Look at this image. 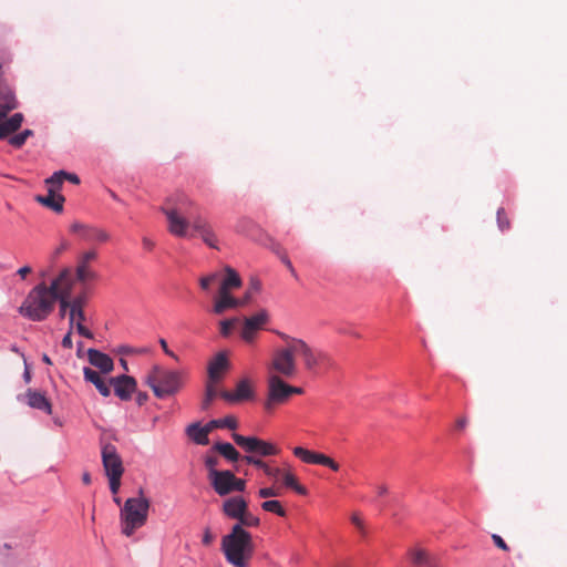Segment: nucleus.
<instances>
[{"label": "nucleus", "instance_id": "f257e3e1", "mask_svg": "<svg viewBox=\"0 0 567 567\" xmlns=\"http://www.w3.org/2000/svg\"><path fill=\"white\" fill-rule=\"evenodd\" d=\"M197 206L184 194L168 197L161 210L167 218V229L175 237H194L199 235L203 241L212 248H217L216 235L207 221L199 214H195Z\"/></svg>", "mask_w": 567, "mask_h": 567}, {"label": "nucleus", "instance_id": "f03ea898", "mask_svg": "<svg viewBox=\"0 0 567 567\" xmlns=\"http://www.w3.org/2000/svg\"><path fill=\"white\" fill-rule=\"evenodd\" d=\"M221 551L233 566L248 567L255 551L250 533L239 525H234L230 533L221 538Z\"/></svg>", "mask_w": 567, "mask_h": 567}, {"label": "nucleus", "instance_id": "7ed1b4c3", "mask_svg": "<svg viewBox=\"0 0 567 567\" xmlns=\"http://www.w3.org/2000/svg\"><path fill=\"white\" fill-rule=\"evenodd\" d=\"M55 302L54 296H52L48 286L41 282L29 291L19 308V312L29 320L43 321L53 311Z\"/></svg>", "mask_w": 567, "mask_h": 567}, {"label": "nucleus", "instance_id": "20e7f679", "mask_svg": "<svg viewBox=\"0 0 567 567\" xmlns=\"http://www.w3.org/2000/svg\"><path fill=\"white\" fill-rule=\"evenodd\" d=\"M154 395L164 399L177 393L183 386V372L167 370L161 365H154L144 377Z\"/></svg>", "mask_w": 567, "mask_h": 567}, {"label": "nucleus", "instance_id": "39448f33", "mask_svg": "<svg viewBox=\"0 0 567 567\" xmlns=\"http://www.w3.org/2000/svg\"><path fill=\"white\" fill-rule=\"evenodd\" d=\"M150 499L140 491L138 497L127 498L121 508L122 533L130 537L137 528L145 525L148 516Z\"/></svg>", "mask_w": 567, "mask_h": 567}, {"label": "nucleus", "instance_id": "423d86ee", "mask_svg": "<svg viewBox=\"0 0 567 567\" xmlns=\"http://www.w3.org/2000/svg\"><path fill=\"white\" fill-rule=\"evenodd\" d=\"M280 337L286 342V347L277 349L268 367V375L277 374L279 378H292L297 373L296 353L291 350L292 337L281 333Z\"/></svg>", "mask_w": 567, "mask_h": 567}, {"label": "nucleus", "instance_id": "0eeeda50", "mask_svg": "<svg viewBox=\"0 0 567 567\" xmlns=\"http://www.w3.org/2000/svg\"><path fill=\"white\" fill-rule=\"evenodd\" d=\"M291 350L296 357L302 358L305 368L309 371H315L320 365L332 367V361L326 352L311 348L302 339L292 338Z\"/></svg>", "mask_w": 567, "mask_h": 567}, {"label": "nucleus", "instance_id": "6e6552de", "mask_svg": "<svg viewBox=\"0 0 567 567\" xmlns=\"http://www.w3.org/2000/svg\"><path fill=\"white\" fill-rule=\"evenodd\" d=\"M288 383L277 374L270 373L267 378V398L264 402V409L267 413H271L289 401Z\"/></svg>", "mask_w": 567, "mask_h": 567}, {"label": "nucleus", "instance_id": "1a4fd4ad", "mask_svg": "<svg viewBox=\"0 0 567 567\" xmlns=\"http://www.w3.org/2000/svg\"><path fill=\"white\" fill-rule=\"evenodd\" d=\"M231 436L235 443L248 453L262 457L275 456L280 453V449L277 445L256 436H244L238 433H233Z\"/></svg>", "mask_w": 567, "mask_h": 567}, {"label": "nucleus", "instance_id": "9d476101", "mask_svg": "<svg viewBox=\"0 0 567 567\" xmlns=\"http://www.w3.org/2000/svg\"><path fill=\"white\" fill-rule=\"evenodd\" d=\"M70 231L78 235L82 240L86 243H106L110 239V235L106 230L82 224L80 221H74L70 226Z\"/></svg>", "mask_w": 567, "mask_h": 567}, {"label": "nucleus", "instance_id": "9b49d317", "mask_svg": "<svg viewBox=\"0 0 567 567\" xmlns=\"http://www.w3.org/2000/svg\"><path fill=\"white\" fill-rule=\"evenodd\" d=\"M230 363L225 352L217 353L207 365L206 383L217 385L229 370Z\"/></svg>", "mask_w": 567, "mask_h": 567}, {"label": "nucleus", "instance_id": "f8f14e48", "mask_svg": "<svg viewBox=\"0 0 567 567\" xmlns=\"http://www.w3.org/2000/svg\"><path fill=\"white\" fill-rule=\"evenodd\" d=\"M72 288L73 278L69 268H64L60 275L52 280L51 285L48 286L55 301L56 298L71 299Z\"/></svg>", "mask_w": 567, "mask_h": 567}, {"label": "nucleus", "instance_id": "ddd939ff", "mask_svg": "<svg viewBox=\"0 0 567 567\" xmlns=\"http://www.w3.org/2000/svg\"><path fill=\"white\" fill-rule=\"evenodd\" d=\"M101 454L106 475L123 474V462L115 445L111 443L104 444Z\"/></svg>", "mask_w": 567, "mask_h": 567}, {"label": "nucleus", "instance_id": "4468645a", "mask_svg": "<svg viewBox=\"0 0 567 567\" xmlns=\"http://www.w3.org/2000/svg\"><path fill=\"white\" fill-rule=\"evenodd\" d=\"M113 386L114 394L123 400L128 401L136 391V380L127 374L110 378V388Z\"/></svg>", "mask_w": 567, "mask_h": 567}, {"label": "nucleus", "instance_id": "2eb2a0df", "mask_svg": "<svg viewBox=\"0 0 567 567\" xmlns=\"http://www.w3.org/2000/svg\"><path fill=\"white\" fill-rule=\"evenodd\" d=\"M293 454L307 464H319L328 466L332 471H339V464L322 453H317L305 447L297 446L293 449Z\"/></svg>", "mask_w": 567, "mask_h": 567}, {"label": "nucleus", "instance_id": "dca6fc26", "mask_svg": "<svg viewBox=\"0 0 567 567\" xmlns=\"http://www.w3.org/2000/svg\"><path fill=\"white\" fill-rule=\"evenodd\" d=\"M96 258L97 254L95 250H87L79 256L75 269V277L78 281L85 284L89 280L96 279V272L90 267V264Z\"/></svg>", "mask_w": 567, "mask_h": 567}, {"label": "nucleus", "instance_id": "f3484780", "mask_svg": "<svg viewBox=\"0 0 567 567\" xmlns=\"http://www.w3.org/2000/svg\"><path fill=\"white\" fill-rule=\"evenodd\" d=\"M267 321L268 313L265 310H261L251 317L245 318L241 329V338L248 343L252 342L257 331L260 330L267 323Z\"/></svg>", "mask_w": 567, "mask_h": 567}, {"label": "nucleus", "instance_id": "a211bd4d", "mask_svg": "<svg viewBox=\"0 0 567 567\" xmlns=\"http://www.w3.org/2000/svg\"><path fill=\"white\" fill-rule=\"evenodd\" d=\"M233 472L220 471L213 472V477L209 480L214 491L219 496H226L233 493Z\"/></svg>", "mask_w": 567, "mask_h": 567}, {"label": "nucleus", "instance_id": "6ab92c4d", "mask_svg": "<svg viewBox=\"0 0 567 567\" xmlns=\"http://www.w3.org/2000/svg\"><path fill=\"white\" fill-rule=\"evenodd\" d=\"M243 307L240 299L235 298L229 291H219L214 299L213 312L223 315L228 309Z\"/></svg>", "mask_w": 567, "mask_h": 567}, {"label": "nucleus", "instance_id": "aec40b11", "mask_svg": "<svg viewBox=\"0 0 567 567\" xmlns=\"http://www.w3.org/2000/svg\"><path fill=\"white\" fill-rule=\"evenodd\" d=\"M247 508L248 503L244 497L233 496L224 501L221 511L228 518L237 520Z\"/></svg>", "mask_w": 567, "mask_h": 567}, {"label": "nucleus", "instance_id": "412c9836", "mask_svg": "<svg viewBox=\"0 0 567 567\" xmlns=\"http://www.w3.org/2000/svg\"><path fill=\"white\" fill-rule=\"evenodd\" d=\"M219 394L228 402H239L251 399L254 396V391L249 380L243 379L237 383L235 392L221 391Z\"/></svg>", "mask_w": 567, "mask_h": 567}, {"label": "nucleus", "instance_id": "4be33fe9", "mask_svg": "<svg viewBox=\"0 0 567 567\" xmlns=\"http://www.w3.org/2000/svg\"><path fill=\"white\" fill-rule=\"evenodd\" d=\"M87 360L93 367L97 368L101 371V373H103V374H109L114 369V363H113L112 358L99 350L89 349L87 350Z\"/></svg>", "mask_w": 567, "mask_h": 567}, {"label": "nucleus", "instance_id": "5701e85b", "mask_svg": "<svg viewBox=\"0 0 567 567\" xmlns=\"http://www.w3.org/2000/svg\"><path fill=\"white\" fill-rule=\"evenodd\" d=\"M24 398L30 408L43 411L47 414L52 413V404L43 392L29 389Z\"/></svg>", "mask_w": 567, "mask_h": 567}, {"label": "nucleus", "instance_id": "b1692460", "mask_svg": "<svg viewBox=\"0 0 567 567\" xmlns=\"http://www.w3.org/2000/svg\"><path fill=\"white\" fill-rule=\"evenodd\" d=\"M86 302L87 298L85 293H81L71 299V310L69 311V326L71 329H73L75 322L86 320L84 313Z\"/></svg>", "mask_w": 567, "mask_h": 567}, {"label": "nucleus", "instance_id": "393cba45", "mask_svg": "<svg viewBox=\"0 0 567 567\" xmlns=\"http://www.w3.org/2000/svg\"><path fill=\"white\" fill-rule=\"evenodd\" d=\"M84 380L94 384L96 390L103 396H109L111 394L110 380L106 381L97 371L85 367L83 369Z\"/></svg>", "mask_w": 567, "mask_h": 567}, {"label": "nucleus", "instance_id": "a878e982", "mask_svg": "<svg viewBox=\"0 0 567 567\" xmlns=\"http://www.w3.org/2000/svg\"><path fill=\"white\" fill-rule=\"evenodd\" d=\"M210 429L208 424L202 426L200 423H192L186 427L188 437L199 445H207L209 443L208 434Z\"/></svg>", "mask_w": 567, "mask_h": 567}, {"label": "nucleus", "instance_id": "bb28decb", "mask_svg": "<svg viewBox=\"0 0 567 567\" xmlns=\"http://www.w3.org/2000/svg\"><path fill=\"white\" fill-rule=\"evenodd\" d=\"M23 122V114L16 113L6 121L0 122V140L7 138L12 133L17 132Z\"/></svg>", "mask_w": 567, "mask_h": 567}, {"label": "nucleus", "instance_id": "cd10ccee", "mask_svg": "<svg viewBox=\"0 0 567 567\" xmlns=\"http://www.w3.org/2000/svg\"><path fill=\"white\" fill-rule=\"evenodd\" d=\"M64 200L65 199L62 195L54 193V188H48L47 196H37V202L56 213H61L63 210Z\"/></svg>", "mask_w": 567, "mask_h": 567}, {"label": "nucleus", "instance_id": "c85d7f7f", "mask_svg": "<svg viewBox=\"0 0 567 567\" xmlns=\"http://www.w3.org/2000/svg\"><path fill=\"white\" fill-rule=\"evenodd\" d=\"M246 463L254 465L255 467L262 470L264 473L271 478H278L281 474V470L279 467H272L260 457H256L254 455H246L243 458Z\"/></svg>", "mask_w": 567, "mask_h": 567}, {"label": "nucleus", "instance_id": "c756f323", "mask_svg": "<svg viewBox=\"0 0 567 567\" xmlns=\"http://www.w3.org/2000/svg\"><path fill=\"white\" fill-rule=\"evenodd\" d=\"M225 274H226V276L220 282V286L218 289L219 291L231 292V290L237 289L241 286V284H243L241 279L235 269L227 266L225 268Z\"/></svg>", "mask_w": 567, "mask_h": 567}, {"label": "nucleus", "instance_id": "7c9ffc66", "mask_svg": "<svg viewBox=\"0 0 567 567\" xmlns=\"http://www.w3.org/2000/svg\"><path fill=\"white\" fill-rule=\"evenodd\" d=\"M213 450L223 455L226 460L230 462H236L239 460L240 455L238 451L227 442H218L214 444Z\"/></svg>", "mask_w": 567, "mask_h": 567}, {"label": "nucleus", "instance_id": "2f4dec72", "mask_svg": "<svg viewBox=\"0 0 567 567\" xmlns=\"http://www.w3.org/2000/svg\"><path fill=\"white\" fill-rule=\"evenodd\" d=\"M0 102L16 109L19 105L16 94L7 80L0 81Z\"/></svg>", "mask_w": 567, "mask_h": 567}, {"label": "nucleus", "instance_id": "473e14b6", "mask_svg": "<svg viewBox=\"0 0 567 567\" xmlns=\"http://www.w3.org/2000/svg\"><path fill=\"white\" fill-rule=\"evenodd\" d=\"M280 476L282 477L285 486L292 488L299 495L307 494V488L298 483L297 477L291 472H289V471L284 472L281 470Z\"/></svg>", "mask_w": 567, "mask_h": 567}, {"label": "nucleus", "instance_id": "72a5a7b5", "mask_svg": "<svg viewBox=\"0 0 567 567\" xmlns=\"http://www.w3.org/2000/svg\"><path fill=\"white\" fill-rule=\"evenodd\" d=\"M409 555L411 557L412 563L417 566H426L431 565V555L422 548H413L410 549Z\"/></svg>", "mask_w": 567, "mask_h": 567}, {"label": "nucleus", "instance_id": "f704fd0d", "mask_svg": "<svg viewBox=\"0 0 567 567\" xmlns=\"http://www.w3.org/2000/svg\"><path fill=\"white\" fill-rule=\"evenodd\" d=\"M210 431L216 427H226L229 430H236L238 426V422L235 416L228 415L223 419L213 420L207 423Z\"/></svg>", "mask_w": 567, "mask_h": 567}, {"label": "nucleus", "instance_id": "c9c22d12", "mask_svg": "<svg viewBox=\"0 0 567 567\" xmlns=\"http://www.w3.org/2000/svg\"><path fill=\"white\" fill-rule=\"evenodd\" d=\"M261 508L265 512L277 514L280 517H285L287 515L286 509L281 505L279 501L269 499L261 503Z\"/></svg>", "mask_w": 567, "mask_h": 567}, {"label": "nucleus", "instance_id": "e433bc0d", "mask_svg": "<svg viewBox=\"0 0 567 567\" xmlns=\"http://www.w3.org/2000/svg\"><path fill=\"white\" fill-rule=\"evenodd\" d=\"M260 524V519L252 515L248 508L245 511L241 517L237 518V523L235 525H239L240 528L244 527H257Z\"/></svg>", "mask_w": 567, "mask_h": 567}, {"label": "nucleus", "instance_id": "4c0bfd02", "mask_svg": "<svg viewBox=\"0 0 567 567\" xmlns=\"http://www.w3.org/2000/svg\"><path fill=\"white\" fill-rule=\"evenodd\" d=\"M260 289H261L260 281L258 279H251L250 284H249V288L247 289V291L245 292L243 298H239L243 307L248 305L251 301L252 296L255 293L259 292Z\"/></svg>", "mask_w": 567, "mask_h": 567}, {"label": "nucleus", "instance_id": "58836bf2", "mask_svg": "<svg viewBox=\"0 0 567 567\" xmlns=\"http://www.w3.org/2000/svg\"><path fill=\"white\" fill-rule=\"evenodd\" d=\"M217 394H218L217 385L206 383L205 396L202 401V409L207 410L210 406L214 399L217 396Z\"/></svg>", "mask_w": 567, "mask_h": 567}, {"label": "nucleus", "instance_id": "ea45409f", "mask_svg": "<svg viewBox=\"0 0 567 567\" xmlns=\"http://www.w3.org/2000/svg\"><path fill=\"white\" fill-rule=\"evenodd\" d=\"M64 175H65V171H59V172H55L51 177L47 178L45 184L48 185V188H54V193L60 190V188L64 182V177H63Z\"/></svg>", "mask_w": 567, "mask_h": 567}, {"label": "nucleus", "instance_id": "a19ab883", "mask_svg": "<svg viewBox=\"0 0 567 567\" xmlns=\"http://www.w3.org/2000/svg\"><path fill=\"white\" fill-rule=\"evenodd\" d=\"M281 495V489L278 487H262L258 491V496L261 498L276 497Z\"/></svg>", "mask_w": 567, "mask_h": 567}, {"label": "nucleus", "instance_id": "79ce46f5", "mask_svg": "<svg viewBox=\"0 0 567 567\" xmlns=\"http://www.w3.org/2000/svg\"><path fill=\"white\" fill-rule=\"evenodd\" d=\"M497 224L501 230L508 229L511 226L509 219L504 208L497 210Z\"/></svg>", "mask_w": 567, "mask_h": 567}, {"label": "nucleus", "instance_id": "37998d69", "mask_svg": "<svg viewBox=\"0 0 567 567\" xmlns=\"http://www.w3.org/2000/svg\"><path fill=\"white\" fill-rule=\"evenodd\" d=\"M218 279V274H209L199 279V286L203 290H208L210 286Z\"/></svg>", "mask_w": 567, "mask_h": 567}, {"label": "nucleus", "instance_id": "c03bdc74", "mask_svg": "<svg viewBox=\"0 0 567 567\" xmlns=\"http://www.w3.org/2000/svg\"><path fill=\"white\" fill-rule=\"evenodd\" d=\"M219 464V460L217 456L208 455L205 458V465L209 471V480L213 477V472H219L216 467Z\"/></svg>", "mask_w": 567, "mask_h": 567}, {"label": "nucleus", "instance_id": "a18cd8bd", "mask_svg": "<svg viewBox=\"0 0 567 567\" xmlns=\"http://www.w3.org/2000/svg\"><path fill=\"white\" fill-rule=\"evenodd\" d=\"M237 322V319H227L220 322V334L223 337H228L234 328V324Z\"/></svg>", "mask_w": 567, "mask_h": 567}, {"label": "nucleus", "instance_id": "49530a36", "mask_svg": "<svg viewBox=\"0 0 567 567\" xmlns=\"http://www.w3.org/2000/svg\"><path fill=\"white\" fill-rule=\"evenodd\" d=\"M123 474L106 475L110 481V489L115 495L121 486V477Z\"/></svg>", "mask_w": 567, "mask_h": 567}, {"label": "nucleus", "instance_id": "de8ad7c7", "mask_svg": "<svg viewBox=\"0 0 567 567\" xmlns=\"http://www.w3.org/2000/svg\"><path fill=\"white\" fill-rule=\"evenodd\" d=\"M56 301H59V306H60L59 316H60V318H64L66 315V311L71 310V299L56 298Z\"/></svg>", "mask_w": 567, "mask_h": 567}, {"label": "nucleus", "instance_id": "09e8293b", "mask_svg": "<svg viewBox=\"0 0 567 567\" xmlns=\"http://www.w3.org/2000/svg\"><path fill=\"white\" fill-rule=\"evenodd\" d=\"M83 322L84 321H78V322L74 323V326L76 327L78 333L81 334L84 338L92 339L93 338V333L83 324Z\"/></svg>", "mask_w": 567, "mask_h": 567}, {"label": "nucleus", "instance_id": "8fccbe9b", "mask_svg": "<svg viewBox=\"0 0 567 567\" xmlns=\"http://www.w3.org/2000/svg\"><path fill=\"white\" fill-rule=\"evenodd\" d=\"M233 492H244L246 488V481L237 478L233 473Z\"/></svg>", "mask_w": 567, "mask_h": 567}, {"label": "nucleus", "instance_id": "3c124183", "mask_svg": "<svg viewBox=\"0 0 567 567\" xmlns=\"http://www.w3.org/2000/svg\"><path fill=\"white\" fill-rule=\"evenodd\" d=\"M25 143V138L21 135V133L16 134L9 138V144L16 148H20Z\"/></svg>", "mask_w": 567, "mask_h": 567}, {"label": "nucleus", "instance_id": "603ef678", "mask_svg": "<svg viewBox=\"0 0 567 567\" xmlns=\"http://www.w3.org/2000/svg\"><path fill=\"white\" fill-rule=\"evenodd\" d=\"M492 539L495 544V546L504 551H508L509 550V547L507 546V544L505 543V540L497 534H493L492 535Z\"/></svg>", "mask_w": 567, "mask_h": 567}, {"label": "nucleus", "instance_id": "864d4df0", "mask_svg": "<svg viewBox=\"0 0 567 567\" xmlns=\"http://www.w3.org/2000/svg\"><path fill=\"white\" fill-rule=\"evenodd\" d=\"M16 110V107H11L10 105L6 104V103H1L0 102V122L2 120H4L7 117V115L11 112Z\"/></svg>", "mask_w": 567, "mask_h": 567}, {"label": "nucleus", "instance_id": "5fc2aeb1", "mask_svg": "<svg viewBox=\"0 0 567 567\" xmlns=\"http://www.w3.org/2000/svg\"><path fill=\"white\" fill-rule=\"evenodd\" d=\"M72 329L70 328L68 333L63 337L62 339V347L66 348V349H71L73 343H72Z\"/></svg>", "mask_w": 567, "mask_h": 567}, {"label": "nucleus", "instance_id": "6e6d98bb", "mask_svg": "<svg viewBox=\"0 0 567 567\" xmlns=\"http://www.w3.org/2000/svg\"><path fill=\"white\" fill-rule=\"evenodd\" d=\"M213 540H214V536H213L210 529L206 528L204 532V535H203V539H202L203 544L205 546H209L213 543Z\"/></svg>", "mask_w": 567, "mask_h": 567}, {"label": "nucleus", "instance_id": "4d7b16f0", "mask_svg": "<svg viewBox=\"0 0 567 567\" xmlns=\"http://www.w3.org/2000/svg\"><path fill=\"white\" fill-rule=\"evenodd\" d=\"M351 522L360 532H363V520L358 514L351 516Z\"/></svg>", "mask_w": 567, "mask_h": 567}, {"label": "nucleus", "instance_id": "13d9d810", "mask_svg": "<svg viewBox=\"0 0 567 567\" xmlns=\"http://www.w3.org/2000/svg\"><path fill=\"white\" fill-rule=\"evenodd\" d=\"M159 344L167 355L174 358L175 360H178L177 355L168 349V346H167V342L165 339H159Z\"/></svg>", "mask_w": 567, "mask_h": 567}, {"label": "nucleus", "instance_id": "bf43d9fd", "mask_svg": "<svg viewBox=\"0 0 567 567\" xmlns=\"http://www.w3.org/2000/svg\"><path fill=\"white\" fill-rule=\"evenodd\" d=\"M142 245H143L144 249H146L148 251H151L155 246L154 241L147 237H144L142 239Z\"/></svg>", "mask_w": 567, "mask_h": 567}, {"label": "nucleus", "instance_id": "052dcab7", "mask_svg": "<svg viewBox=\"0 0 567 567\" xmlns=\"http://www.w3.org/2000/svg\"><path fill=\"white\" fill-rule=\"evenodd\" d=\"M148 400L146 392H138L136 395V403L141 406Z\"/></svg>", "mask_w": 567, "mask_h": 567}, {"label": "nucleus", "instance_id": "680f3d73", "mask_svg": "<svg viewBox=\"0 0 567 567\" xmlns=\"http://www.w3.org/2000/svg\"><path fill=\"white\" fill-rule=\"evenodd\" d=\"M63 177H64V181L66 179V181H69L71 183H73V184H79L80 183V178L75 174L65 172V175Z\"/></svg>", "mask_w": 567, "mask_h": 567}, {"label": "nucleus", "instance_id": "e2e57ef3", "mask_svg": "<svg viewBox=\"0 0 567 567\" xmlns=\"http://www.w3.org/2000/svg\"><path fill=\"white\" fill-rule=\"evenodd\" d=\"M302 392H303V390L301 388L292 386V385L288 384L289 398H291L293 394H301Z\"/></svg>", "mask_w": 567, "mask_h": 567}, {"label": "nucleus", "instance_id": "0e129e2a", "mask_svg": "<svg viewBox=\"0 0 567 567\" xmlns=\"http://www.w3.org/2000/svg\"><path fill=\"white\" fill-rule=\"evenodd\" d=\"M32 269L31 267L29 266H24V267H21L19 270H18V275L24 279L27 277V275L31 274Z\"/></svg>", "mask_w": 567, "mask_h": 567}, {"label": "nucleus", "instance_id": "69168bd1", "mask_svg": "<svg viewBox=\"0 0 567 567\" xmlns=\"http://www.w3.org/2000/svg\"><path fill=\"white\" fill-rule=\"evenodd\" d=\"M377 493H378V495H379V496H384V495H386V494H388V487H386V485H383V484L378 485V486H377Z\"/></svg>", "mask_w": 567, "mask_h": 567}, {"label": "nucleus", "instance_id": "338daca9", "mask_svg": "<svg viewBox=\"0 0 567 567\" xmlns=\"http://www.w3.org/2000/svg\"><path fill=\"white\" fill-rule=\"evenodd\" d=\"M82 482L85 484V485H90L92 480H91V475L89 472H84L83 475H82Z\"/></svg>", "mask_w": 567, "mask_h": 567}, {"label": "nucleus", "instance_id": "774afa93", "mask_svg": "<svg viewBox=\"0 0 567 567\" xmlns=\"http://www.w3.org/2000/svg\"><path fill=\"white\" fill-rule=\"evenodd\" d=\"M467 424V420L465 417H461L456 421V426L458 429H464Z\"/></svg>", "mask_w": 567, "mask_h": 567}]
</instances>
